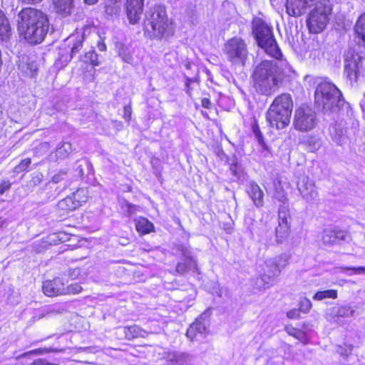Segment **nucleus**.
I'll use <instances>...</instances> for the list:
<instances>
[{
    "label": "nucleus",
    "mask_w": 365,
    "mask_h": 365,
    "mask_svg": "<svg viewBox=\"0 0 365 365\" xmlns=\"http://www.w3.org/2000/svg\"><path fill=\"white\" fill-rule=\"evenodd\" d=\"M292 109L293 101L289 94L277 96L266 113V119L270 127L277 130L286 128L290 123Z\"/></svg>",
    "instance_id": "nucleus-4"
},
{
    "label": "nucleus",
    "mask_w": 365,
    "mask_h": 365,
    "mask_svg": "<svg viewBox=\"0 0 365 365\" xmlns=\"http://www.w3.org/2000/svg\"><path fill=\"white\" fill-rule=\"evenodd\" d=\"M86 167L88 170L92 168V165L91 163L86 159H82L80 160H77L76 163V171L78 173V175L83 176V168Z\"/></svg>",
    "instance_id": "nucleus-38"
},
{
    "label": "nucleus",
    "mask_w": 365,
    "mask_h": 365,
    "mask_svg": "<svg viewBox=\"0 0 365 365\" xmlns=\"http://www.w3.org/2000/svg\"><path fill=\"white\" fill-rule=\"evenodd\" d=\"M8 220L3 217H0V233L8 226Z\"/></svg>",
    "instance_id": "nucleus-56"
},
{
    "label": "nucleus",
    "mask_w": 365,
    "mask_h": 365,
    "mask_svg": "<svg viewBox=\"0 0 365 365\" xmlns=\"http://www.w3.org/2000/svg\"><path fill=\"white\" fill-rule=\"evenodd\" d=\"M286 330L289 335L293 336L295 338H297V339H299V341L305 343V341L307 340V337H306V334L304 332L302 331L301 330L297 329L295 328L288 327H286Z\"/></svg>",
    "instance_id": "nucleus-39"
},
{
    "label": "nucleus",
    "mask_w": 365,
    "mask_h": 365,
    "mask_svg": "<svg viewBox=\"0 0 365 365\" xmlns=\"http://www.w3.org/2000/svg\"><path fill=\"white\" fill-rule=\"evenodd\" d=\"M57 207L59 210L63 212H68L78 208V202H75L73 197L71 196H68L60 200Z\"/></svg>",
    "instance_id": "nucleus-29"
},
{
    "label": "nucleus",
    "mask_w": 365,
    "mask_h": 365,
    "mask_svg": "<svg viewBox=\"0 0 365 365\" xmlns=\"http://www.w3.org/2000/svg\"><path fill=\"white\" fill-rule=\"evenodd\" d=\"M71 38H73L74 41L73 46L71 49V56L70 58H72L77 53H78L83 46V36L78 35L76 36H71Z\"/></svg>",
    "instance_id": "nucleus-35"
},
{
    "label": "nucleus",
    "mask_w": 365,
    "mask_h": 365,
    "mask_svg": "<svg viewBox=\"0 0 365 365\" xmlns=\"http://www.w3.org/2000/svg\"><path fill=\"white\" fill-rule=\"evenodd\" d=\"M322 241L325 245H332L339 243L341 241H346L348 235L342 230H336L327 228L322 233Z\"/></svg>",
    "instance_id": "nucleus-15"
},
{
    "label": "nucleus",
    "mask_w": 365,
    "mask_h": 365,
    "mask_svg": "<svg viewBox=\"0 0 365 365\" xmlns=\"http://www.w3.org/2000/svg\"><path fill=\"white\" fill-rule=\"evenodd\" d=\"M314 103L324 113H331L344 104L340 90L332 83L324 81L319 83L314 92Z\"/></svg>",
    "instance_id": "nucleus-5"
},
{
    "label": "nucleus",
    "mask_w": 365,
    "mask_h": 365,
    "mask_svg": "<svg viewBox=\"0 0 365 365\" xmlns=\"http://www.w3.org/2000/svg\"><path fill=\"white\" fill-rule=\"evenodd\" d=\"M289 225L278 224L275 230L276 242L282 244L284 242L289 235Z\"/></svg>",
    "instance_id": "nucleus-25"
},
{
    "label": "nucleus",
    "mask_w": 365,
    "mask_h": 365,
    "mask_svg": "<svg viewBox=\"0 0 365 365\" xmlns=\"http://www.w3.org/2000/svg\"><path fill=\"white\" fill-rule=\"evenodd\" d=\"M195 81V78L185 76V86L187 88L186 93L189 96H191V89L190 88V83H194Z\"/></svg>",
    "instance_id": "nucleus-53"
},
{
    "label": "nucleus",
    "mask_w": 365,
    "mask_h": 365,
    "mask_svg": "<svg viewBox=\"0 0 365 365\" xmlns=\"http://www.w3.org/2000/svg\"><path fill=\"white\" fill-rule=\"evenodd\" d=\"M29 365H56V364L50 363L44 359H37L34 360L32 363L29 364Z\"/></svg>",
    "instance_id": "nucleus-50"
},
{
    "label": "nucleus",
    "mask_w": 365,
    "mask_h": 365,
    "mask_svg": "<svg viewBox=\"0 0 365 365\" xmlns=\"http://www.w3.org/2000/svg\"><path fill=\"white\" fill-rule=\"evenodd\" d=\"M252 34L258 46L270 56L279 60L281 66L271 61L264 60L259 63L253 73V85L257 93L271 96L278 88L285 77H289L294 72L286 60L273 34L272 27L260 18H255L252 22Z\"/></svg>",
    "instance_id": "nucleus-1"
},
{
    "label": "nucleus",
    "mask_w": 365,
    "mask_h": 365,
    "mask_svg": "<svg viewBox=\"0 0 365 365\" xmlns=\"http://www.w3.org/2000/svg\"><path fill=\"white\" fill-rule=\"evenodd\" d=\"M230 170L232 175L236 178H240L242 173V168L240 165L238 164L236 158L232 160L230 163Z\"/></svg>",
    "instance_id": "nucleus-41"
},
{
    "label": "nucleus",
    "mask_w": 365,
    "mask_h": 365,
    "mask_svg": "<svg viewBox=\"0 0 365 365\" xmlns=\"http://www.w3.org/2000/svg\"><path fill=\"white\" fill-rule=\"evenodd\" d=\"M55 312V310L51 308V307H46L43 309H42L41 312L36 313L34 317H33V320L34 322L36 321V320H39L46 316H48L50 314H52Z\"/></svg>",
    "instance_id": "nucleus-46"
},
{
    "label": "nucleus",
    "mask_w": 365,
    "mask_h": 365,
    "mask_svg": "<svg viewBox=\"0 0 365 365\" xmlns=\"http://www.w3.org/2000/svg\"><path fill=\"white\" fill-rule=\"evenodd\" d=\"M247 193L256 207H261L263 206L264 192L256 182H250L247 189Z\"/></svg>",
    "instance_id": "nucleus-19"
},
{
    "label": "nucleus",
    "mask_w": 365,
    "mask_h": 365,
    "mask_svg": "<svg viewBox=\"0 0 365 365\" xmlns=\"http://www.w3.org/2000/svg\"><path fill=\"white\" fill-rule=\"evenodd\" d=\"M67 170L61 169L57 173H56L51 179V182L53 183H58L66 178Z\"/></svg>",
    "instance_id": "nucleus-47"
},
{
    "label": "nucleus",
    "mask_w": 365,
    "mask_h": 365,
    "mask_svg": "<svg viewBox=\"0 0 365 365\" xmlns=\"http://www.w3.org/2000/svg\"><path fill=\"white\" fill-rule=\"evenodd\" d=\"M144 0H127L126 11L130 22L136 24L140 19L143 12Z\"/></svg>",
    "instance_id": "nucleus-17"
},
{
    "label": "nucleus",
    "mask_w": 365,
    "mask_h": 365,
    "mask_svg": "<svg viewBox=\"0 0 365 365\" xmlns=\"http://www.w3.org/2000/svg\"><path fill=\"white\" fill-rule=\"evenodd\" d=\"M31 159L30 158H25L22 160L19 165H17L14 168V172L16 174H19L21 173H23L27 170L29 166L31 164Z\"/></svg>",
    "instance_id": "nucleus-43"
},
{
    "label": "nucleus",
    "mask_w": 365,
    "mask_h": 365,
    "mask_svg": "<svg viewBox=\"0 0 365 365\" xmlns=\"http://www.w3.org/2000/svg\"><path fill=\"white\" fill-rule=\"evenodd\" d=\"M326 298L336 299L337 291L335 289L319 291L313 297V299L315 300H322Z\"/></svg>",
    "instance_id": "nucleus-36"
},
{
    "label": "nucleus",
    "mask_w": 365,
    "mask_h": 365,
    "mask_svg": "<svg viewBox=\"0 0 365 365\" xmlns=\"http://www.w3.org/2000/svg\"><path fill=\"white\" fill-rule=\"evenodd\" d=\"M182 261L189 262L190 264H197V259L195 256L193 255L190 247L185 245H179L178 247Z\"/></svg>",
    "instance_id": "nucleus-26"
},
{
    "label": "nucleus",
    "mask_w": 365,
    "mask_h": 365,
    "mask_svg": "<svg viewBox=\"0 0 365 365\" xmlns=\"http://www.w3.org/2000/svg\"><path fill=\"white\" fill-rule=\"evenodd\" d=\"M38 353H39L38 349H36V350H34V351L26 352V353L23 354L21 355V356H28L29 354H38Z\"/></svg>",
    "instance_id": "nucleus-60"
},
{
    "label": "nucleus",
    "mask_w": 365,
    "mask_h": 365,
    "mask_svg": "<svg viewBox=\"0 0 365 365\" xmlns=\"http://www.w3.org/2000/svg\"><path fill=\"white\" fill-rule=\"evenodd\" d=\"M331 11L332 7L329 0L319 1L307 19V26L310 32L318 34L324 31L329 21Z\"/></svg>",
    "instance_id": "nucleus-6"
},
{
    "label": "nucleus",
    "mask_w": 365,
    "mask_h": 365,
    "mask_svg": "<svg viewBox=\"0 0 365 365\" xmlns=\"http://www.w3.org/2000/svg\"><path fill=\"white\" fill-rule=\"evenodd\" d=\"M11 36V28L8 19L4 14L0 10V39L7 40Z\"/></svg>",
    "instance_id": "nucleus-24"
},
{
    "label": "nucleus",
    "mask_w": 365,
    "mask_h": 365,
    "mask_svg": "<svg viewBox=\"0 0 365 365\" xmlns=\"http://www.w3.org/2000/svg\"><path fill=\"white\" fill-rule=\"evenodd\" d=\"M191 66H192V65H191V63H187L185 64V68H186L187 69H190V68H191Z\"/></svg>",
    "instance_id": "nucleus-64"
},
{
    "label": "nucleus",
    "mask_w": 365,
    "mask_h": 365,
    "mask_svg": "<svg viewBox=\"0 0 365 365\" xmlns=\"http://www.w3.org/2000/svg\"><path fill=\"white\" fill-rule=\"evenodd\" d=\"M202 106L205 108H210L211 106V101L207 98H203L201 101Z\"/></svg>",
    "instance_id": "nucleus-58"
},
{
    "label": "nucleus",
    "mask_w": 365,
    "mask_h": 365,
    "mask_svg": "<svg viewBox=\"0 0 365 365\" xmlns=\"http://www.w3.org/2000/svg\"><path fill=\"white\" fill-rule=\"evenodd\" d=\"M290 259V255L282 253L273 257L267 259L262 267V273L267 279L275 284L277 278L282 270L287 266Z\"/></svg>",
    "instance_id": "nucleus-10"
},
{
    "label": "nucleus",
    "mask_w": 365,
    "mask_h": 365,
    "mask_svg": "<svg viewBox=\"0 0 365 365\" xmlns=\"http://www.w3.org/2000/svg\"><path fill=\"white\" fill-rule=\"evenodd\" d=\"M124 333L128 339H133L138 337H145L148 333L137 325L126 327L124 328Z\"/></svg>",
    "instance_id": "nucleus-23"
},
{
    "label": "nucleus",
    "mask_w": 365,
    "mask_h": 365,
    "mask_svg": "<svg viewBox=\"0 0 365 365\" xmlns=\"http://www.w3.org/2000/svg\"><path fill=\"white\" fill-rule=\"evenodd\" d=\"M98 49H99L100 51H105V50H106V44H105V43H98Z\"/></svg>",
    "instance_id": "nucleus-61"
},
{
    "label": "nucleus",
    "mask_w": 365,
    "mask_h": 365,
    "mask_svg": "<svg viewBox=\"0 0 365 365\" xmlns=\"http://www.w3.org/2000/svg\"><path fill=\"white\" fill-rule=\"evenodd\" d=\"M80 274L81 269L78 267L74 269H70L68 273V276L73 279L77 278Z\"/></svg>",
    "instance_id": "nucleus-51"
},
{
    "label": "nucleus",
    "mask_w": 365,
    "mask_h": 365,
    "mask_svg": "<svg viewBox=\"0 0 365 365\" xmlns=\"http://www.w3.org/2000/svg\"><path fill=\"white\" fill-rule=\"evenodd\" d=\"M145 33L150 38L162 39L173 36L175 29L168 18L165 7L158 5L150 8L144 21Z\"/></svg>",
    "instance_id": "nucleus-3"
},
{
    "label": "nucleus",
    "mask_w": 365,
    "mask_h": 365,
    "mask_svg": "<svg viewBox=\"0 0 365 365\" xmlns=\"http://www.w3.org/2000/svg\"><path fill=\"white\" fill-rule=\"evenodd\" d=\"M329 313L334 318H348L354 316L355 309L348 304L334 306L329 309Z\"/></svg>",
    "instance_id": "nucleus-21"
},
{
    "label": "nucleus",
    "mask_w": 365,
    "mask_h": 365,
    "mask_svg": "<svg viewBox=\"0 0 365 365\" xmlns=\"http://www.w3.org/2000/svg\"><path fill=\"white\" fill-rule=\"evenodd\" d=\"M88 191L86 188H80L76 192H73L71 195L75 202H78V207H80L82 203L87 201Z\"/></svg>",
    "instance_id": "nucleus-33"
},
{
    "label": "nucleus",
    "mask_w": 365,
    "mask_h": 365,
    "mask_svg": "<svg viewBox=\"0 0 365 365\" xmlns=\"http://www.w3.org/2000/svg\"><path fill=\"white\" fill-rule=\"evenodd\" d=\"M354 41L360 46L365 47V12L358 19L354 26Z\"/></svg>",
    "instance_id": "nucleus-20"
},
{
    "label": "nucleus",
    "mask_w": 365,
    "mask_h": 365,
    "mask_svg": "<svg viewBox=\"0 0 365 365\" xmlns=\"http://www.w3.org/2000/svg\"><path fill=\"white\" fill-rule=\"evenodd\" d=\"M224 53L235 66H243L247 59L248 51L245 41L240 37H233L224 45Z\"/></svg>",
    "instance_id": "nucleus-7"
},
{
    "label": "nucleus",
    "mask_w": 365,
    "mask_h": 365,
    "mask_svg": "<svg viewBox=\"0 0 365 365\" xmlns=\"http://www.w3.org/2000/svg\"><path fill=\"white\" fill-rule=\"evenodd\" d=\"M329 130L331 140L338 145H342L347 142V130L342 122L331 125Z\"/></svg>",
    "instance_id": "nucleus-16"
},
{
    "label": "nucleus",
    "mask_w": 365,
    "mask_h": 365,
    "mask_svg": "<svg viewBox=\"0 0 365 365\" xmlns=\"http://www.w3.org/2000/svg\"><path fill=\"white\" fill-rule=\"evenodd\" d=\"M299 314L300 310L297 309H292L287 313V316L289 319H297L299 317Z\"/></svg>",
    "instance_id": "nucleus-52"
},
{
    "label": "nucleus",
    "mask_w": 365,
    "mask_h": 365,
    "mask_svg": "<svg viewBox=\"0 0 365 365\" xmlns=\"http://www.w3.org/2000/svg\"><path fill=\"white\" fill-rule=\"evenodd\" d=\"M55 11L61 16L66 17L71 15L73 8V0H53Z\"/></svg>",
    "instance_id": "nucleus-18"
},
{
    "label": "nucleus",
    "mask_w": 365,
    "mask_h": 365,
    "mask_svg": "<svg viewBox=\"0 0 365 365\" xmlns=\"http://www.w3.org/2000/svg\"><path fill=\"white\" fill-rule=\"evenodd\" d=\"M11 182L9 180H3L0 182V195L4 194L11 187Z\"/></svg>",
    "instance_id": "nucleus-49"
},
{
    "label": "nucleus",
    "mask_w": 365,
    "mask_h": 365,
    "mask_svg": "<svg viewBox=\"0 0 365 365\" xmlns=\"http://www.w3.org/2000/svg\"><path fill=\"white\" fill-rule=\"evenodd\" d=\"M297 188L302 197L309 202L317 200L319 195L314 182L307 176H302L298 182Z\"/></svg>",
    "instance_id": "nucleus-12"
},
{
    "label": "nucleus",
    "mask_w": 365,
    "mask_h": 365,
    "mask_svg": "<svg viewBox=\"0 0 365 365\" xmlns=\"http://www.w3.org/2000/svg\"><path fill=\"white\" fill-rule=\"evenodd\" d=\"M83 61L85 63H91L93 66H98L99 64L97 54L94 51H91L86 53L83 58Z\"/></svg>",
    "instance_id": "nucleus-40"
},
{
    "label": "nucleus",
    "mask_w": 365,
    "mask_h": 365,
    "mask_svg": "<svg viewBox=\"0 0 365 365\" xmlns=\"http://www.w3.org/2000/svg\"><path fill=\"white\" fill-rule=\"evenodd\" d=\"M274 284L271 282L269 279L265 277V275L262 273L259 277H257L254 282L253 287L254 288L261 290V289H267L271 287H272Z\"/></svg>",
    "instance_id": "nucleus-32"
},
{
    "label": "nucleus",
    "mask_w": 365,
    "mask_h": 365,
    "mask_svg": "<svg viewBox=\"0 0 365 365\" xmlns=\"http://www.w3.org/2000/svg\"><path fill=\"white\" fill-rule=\"evenodd\" d=\"M316 0H287L286 11L290 16H299L311 7Z\"/></svg>",
    "instance_id": "nucleus-13"
},
{
    "label": "nucleus",
    "mask_w": 365,
    "mask_h": 365,
    "mask_svg": "<svg viewBox=\"0 0 365 365\" xmlns=\"http://www.w3.org/2000/svg\"><path fill=\"white\" fill-rule=\"evenodd\" d=\"M64 294H79L83 288L81 287V285H79L77 283H75V284H71L68 286H66V284H64Z\"/></svg>",
    "instance_id": "nucleus-44"
},
{
    "label": "nucleus",
    "mask_w": 365,
    "mask_h": 365,
    "mask_svg": "<svg viewBox=\"0 0 365 365\" xmlns=\"http://www.w3.org/2000/svg\"><path fill=\"white\" fill-rule=\"evenodd\" d=\"M252 133L255 135V137L257 140L258 143L264 146V142L263 139L262 133H261L259 130V127L256 121L254 122V123L252 125Z\"/></svg>",
    "instance_id": "nucleus-45"
},
{
    "label": "nucleus",
    "mask_w": 365,
    "mask_h": 365,
    "mask_svg": "<svg viewBox=\"0 0 365 365\" xmlns=\"http://www.w3.org/2000/svg\"><path fill=\"white\" fill-rule=\"evenodd\" d=\"M290 214L287 204H282L278 210V224L289 225Z\"/></svg>",
    "instance_id": "nucleus-31"
},
{
    "label": "nucleus",
    "mask_w": 365,
    "mask_h": 365,
    "mask_svg": "<svg viewBox=\"0 0 365 365\" xmlns=\"http://www.w3.org/2000/svg\"><path fill=\"white\" fill-rule=\"evenodd\" d=\"M43 178L40 172H34L31 175V179L25 185V190L27 192H32L36 186L39 185Z\"/></svg>",
    "instance_id": "nucleus-30"
},
{
    "label": "nucleus",
    "mask_w": 365,
    "mask_h": 365,
    "mask_svg": "<svg viewBox=\"0 0 365 365\" xmlns=\"http://www.w3.org/2000/svg\"><path fill=\"white\" fill-rule=\"evenodd\" d=\"M353 351V346L350 344H344V346H337L336 352L343 357H347Z\"/></svg>",
    "instance_id": "nucleus-42"
},
{
    "label": "nucleus",
    "mask_w": 365,
    "mask_h": 365,
    "mask_svg": "<svg viewBox=\"0 0 365 365\" xmlns=\"http://www.w3.org/2000/svg\"><path fill=\"white\" fill-rule=\"evenodd\" d=\"M318 123L316 112L309 106L302 105L296 108L293 119V126L301 132L313 130Z\"/></svg>",
    "instance_id": "nucleus-8"
},
{
    "label": "nucleus",
    "mask_w": 365,
    "mask_h": 365,
    "mask_svg": "<svg viewBox=\"0 0 365 365\" xmlns=\"http://www.w3.org/2000/svg\"><path fill=\"white\" fill-rule=\"evenodd\" d=\"M72 151V147L70 143H61L56 148V156L60 158H66Z\"/></svg>",
    "instance_id": "nucleus-34"
},
{
    "label": "nucleus",
    "mask_w": 365,
    "mask_h": 365,
    "mask_svg": "<svg viewBox=\"0 0 365 365\" xmlns=\"http://www.w3.org/2000/svg\"><path fill=\"white\" fill-rule=\"evenodd\" d=\"M197 264H190L187 261H181L177 264L175 272L179 274H183L186 273L189 269L195 268Z\"/></svg>",
    "instance_id": "nucleus-37"
},
{
    "label": "nucleus",
    "mask_w": 365,
    "mask_h": 365,
    "mask_svg": "<svg viewBox=\"0 0 365 365\" xmlns=\"http://www.w3.org/2000/svg\"><path fill=\"white\" fill-rule=\"evenodd\" d=\"M153 225L148 219L140 217L135 220V228L138 232L142 234L149 233L153 228Z\"/></svg>",
    "instance_id": "nucleus-28"
},
{
    "label": "nucleus",
    "mask_w": 365,
    "mask_h": 365,
    "mask_svg": "<svg viewBox=\"0 0 365 365\" xmlns=\"http://www.w3.org/2000/svg\"><path fill=\"white\" fill-rule=\"evenodd\" d=\"M123 118L129 121L131 118V107L130 106H125L123 108Z\"/></svg>",
    "instance_id": "nucleus-54"
},
{
    "label": "nucleus",
    "mask_w": 365,
    "mask_h": 365,
    "mask_svg": "<svg viewBox=\"0 0 365 365\" xmlns=\"http://www.w3.org/2000/svg\"><path fill=\"white\" fill-rule=\"evenodd\" d=\"M42 290L48 297L64 294V282L59 277H56L53 280H46L43 283Z\"/></svg>",
    "instance_id": "nucleus-14"
},
{
    "label": "nucleus",
    "mask_w": 365,
    "mask_h": 365,
    "mask_svg": "<svg viewBox=\"0 0 365 365\" xmlns=\"http://www.w3.org/2000/svg\"><path fill=\"white\" fill-rule=\"evenodd\" d=\"M311 307L312 302L308 299L304 298L300 302V311L307 313L310 310Z\"/></svg>",
    "instance_id": "nucleus-48"
},
{
    "label": "nucleus",
    "mask_w": 365,
    "mask_h": 365,
    "mask_svg": "<svg viewBox=\"0 0 365 365\" xmlns=\"http://www.w3.org/2000/svg\"><path fill=\"white\" fill-rule=\"evenodd\" d=\"M20 1L22 2L26 3V4H35L41 2L42 0H20Z\"/></svg>",
    "instance_id": "nucleus-59"
},
{
    "label": "nucleus",
    "mask_w": 365,
    "mask_h": 365,
    "mask_svg": "<svg viewBox=\"0 0 365 365\" xmlns=\"http://www.w3.org/2000/svg\"><path fill=\"white\" fill-rule=\"evenodd\" d=\"M168 358L169 361L175 363L176 365H185L192 359L191 356L187 353L178 351L169 353Z\"/></svg>",
    "instance_id": "nucleus-22"
},
{
    "label": "nucleus",
    "mask_w": 365,
    "mask_h": 365,
    "mask_svg": "<svg viewBox=\"0 0 365 365\" xmlns=\"http://www.w3.org/2000/svg\"><path fill=\"white\" fill-rule=\"evenodd\" d=\"M210 311L207 310L198 317L195 321L191 324L187 330L186 336L190 341L199 340L200 338L204 339L208 334Z\"/></svg>",
    "instance_id": "nucleus-11"
},
{
    "label": "nucleus",
    "mask_w": 365,
    "mask_h": 365,
    "mask_svg": "<svg viewBox=\"0 0 365 365\" xmlns=\"http://www.w3.org/2000/svg\"><path fill=\"white\" fill-rule=\"evenodd\" d=\"M85 3L88 4H96L98 0H84Z\"/></svg>",
    "instance_id": "nucleus-62"
},
{
    "label": "nucleus",
    "mask_w": 365,
    "mask_h": 365,
    "mask_svg": "<svg viewBox=\"0 0 365 365\" xmlns=\"http://www.w3.org/2000/svg\"><path fill=\"white\" fill-rule=\"evenodd\" d=\"M17 21L20 35L31 43H41L49 29L47 15L31 7L22 9Z\"/></svg>",
    "instance_id": "nucleus-2"
},
{
    "label": "nucleus",
    "mask_w": 365,
    "mask_h": 365,
    "mask_svg": "<svg viewBox=\"0 0 365 365\" xmlns=\"http://www.w3.org/2000/svg\"><path fill=\"white\" fill-rule=\"evenodd\" d=\"M314 148H309V150H310L311 152H314V150L315 149H318V148H319V145H317V147H316V144H314Z\"/></svg>",
    "instance_id": "nucleus-63"
},
{
    "label": "nucleus",
    "mask_w": 365,
    "mask_h": 365,
    "mask_svg": "<svg viewBox=\"0 0 365 365\" xmlns=\"http://www.w3.org/2000/svg\"><path fill=\"white\" fill-rule=\"evenodd\" d=\"M119 205L124 215L133 216L138 210V207L129 202L127 200L121 198L118 200Z\"/></svg>",
    "instance_id": "nucleus-27"
},
{
    "label": "nucleus",
    "mask_w": 365,
    "mask_h": 365,
    "mask_svg": "<svg viewBox=\"0 0 365 365\" xmlns=\"http://www.w3.org/2000/svg\"><path fill=\"white\" fill-rule=\"evenodd\" d=\"M364 58L358 53L348 51L344 59V74L351 83L357 82L364 74Z\"/></svg>",
    "instance_id": "nucleus-9"
},
{
    "label": "nucleus",
    "mask_w": 365,
    "mask_h": 365,
    "mask_svg": "<svg viewBox=\"0 0 365 365\" xmlns=\"http://www.w3.org/2000/svg\"><path fill=\"white\" fill-rule=\"evenodd\" d=\"M275 197L279 200V201L282 202V204H287V197L284 192H277L275 194Z\"/></svg>",
    "instance_id": "nucleus-55"
},
{
    "label": "nucleus",
    "mask_w": 365,
    "mask_h": 365,
    "mask_svg": "<svg viewBox=\"0 0 365 365\" xmlns=\"http://www.w3.org/2000/svg\"><path fill=\"white\" fill-rule=\"evenodd\" d=\"M346 269L354 270L356 274L365 273V267H346Z\"/></svg>",
    "instance_id": "nucleus-57"
}]
</instances>
